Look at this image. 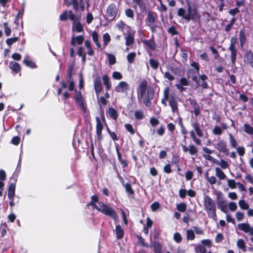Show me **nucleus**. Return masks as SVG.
Masks as SVG:
<instances>
[{
  "mask_svg": "<svg viewBox=\"0 0 253 253\" xmlns=\"http://www.w3.org/2000/svg\"><path fill=\"white\" fill-rule=\"evenodd\" d=\"M89 205L92 206L93 209H96L104 214L111 217L115 220L118 219V216L115 211L103 202H99L98 197L96 196L93 195L91 197V201L87 206Z\"/></svg>",
  "mask_w": 253,
  "mask_h": 253,
  "instance_id": "1",
  "label": "nucleus"
},
{
  "mask_svg": "<svg viewBox=\"0 0 253 253\" xmlns=\"http://www.w3.org/2000/svg\"><path fill=\"white\" fill-rule=\"evenodd\" d=\"M149 63L150 66L153 69L156 70L159 67V62L156 60L150 59L149 60Z\"/></svg>",
  "mask_w": 253,
  "mask_h": 253,
  "instance_id": "47",
  "label": "nucleus"
},
{
  "mask_svg": "<svg viewBox=\"0 0 253 253\" xmlns=\"http://www.w3.org/2000/svg\"><path fill=\"white\" fill-rule=\"evenodd\" d=\"M169 89L168 87H166L164 90V92H163L164 96L161 100V102L165 106H167V104L166 101H169V98L170 95L169 94Z\"/></svg>",
  "mask_w": 253,
  "mask_h": 253,
  "instance_id": "16",
  "label": "nucleus"
},
{
  "mask_svg": "<svg viewBox=\"0 0 253 253\" xmlns=\"http://www.w3.org/2000/svg\"><path fill=\"white\" fill-rule=\"evenodd\" d=\"M222 132V128L218 126H215L212 130V133L215 135H221Z\"/></svg>",
  "mask_w": 253,
  "mask_h": 253,
  "instance_id": "36",
  "label": "nucleus"
},
{
  "mask_svg": "<svg viewBox=\"0 0 253 253\" xmlns=\"http://www.w3.org/2000/svg\"><path fill=\"white\" fill-rule=\"evenodd\" d=\"M107 58L108 60L109 64L111 65H113L115 64L116 62V57L115 56L111 53L107 54Z\"/></svg>",
  "mask_w": 253,
  "mask_h": 253,
  "instance_id": "39",
  "label": "nucleus"
},
{
  "mask_svg": "<svg viewBox=\"0 0 253 253\" xmlns=\"http://www.w3.org/2000/svg\"><path fill=\"white\" fill-rule=\"evenodd\" d=\"M93 41L95 42L98 48L101 47V44L98 42V35L96 31H93L91 34Z\"/></svg>",
  "mask_w": 253,
  "mask_h": 253,
  "instance_id": "31",
  "label": "nucleus"
},
{
  "mask_svg": "<svg viewBox=\"0 0 253 253\" xmlns=\"http://www.w3.org/2000/svg\"><path fill=\"white\" fill-rule=\"evenodd\" d=\"M177 210L180 212H184L186 209V205L184 203L178 204L176 206Z\"/></svg>",
  "mask_w": 253,
  "mask_h": 253,
  "instance_id": "53",
  "label": "nucleus"
},
{
  "mask_svg": "<svg viewBox=\"0 0 253 253\" xmlns=\"http://www.w3.org/2000/svg\"><path fill=\"white\" fill-rule=\"evenodd\" d=\"M144 43L152 50L155 49L156 47L154 42L152 40H145L144 41Z\"/></svg>",
  "mask_w": 253,
  "mask_h": 253,
  "instance_id": "45",
  "label": "nucleus"
},
{
  "mask_svg": "<svg viewBox=\"0 0 253 253\" xmlns=\"http://www.w3.org/2000/svg\"><path fill=\"white\" fill-rule=\"evenodd\" d=\"M154 95V91L151 88L147 89V96L145 95L143 97H141L143 99V101L146 106H150L151 102V100L153 99Z\"/></svg>",
  "mask_w": 253,
  "mask_h": 253,
  "instance_id": "9",
  "label": "nucleus"
},
{
  "mask_svg": "<svg viewBox=\"0 0 253 253\" xmlns=\"http://www.w3.org/2000/svg\"><path fill=\"white\" fill-rule=\"evenodd\" d=\"M9 68L16 73H18L21 70L20 65L14 61L10 62Z\"/></svg>",
  "mask_w": 253,
  "mask_h": 253,
  "instance_id": "22",
  "label": "nucleus"
},
{
  "mask_svg": "<svg viewBox=\"0 0 253 253\" xmlns=\"http://www.w3.org/2000/svg\"><path fill=\"white\" fill-rule=\"evenodd\" d=\"M27 56L25 57V59L23 60V63L26 65L27 66L31 68H35L36 67V64L31 60H28L27 58Z\"/></svg>",
  "mask_w": 253,
  "mask_h": 253,
  "instance_id": "38",
  "label": "nucleus"
},
{
  "mask_svg": "<svg viewBox=\"0 0 253 253\" xmlns=\"http://www.w3.org/2000/svg\"><path fill=\"white\" fill-rule=\"evenodd\" d=\"M187 10L188 11L186 12L184 9L180 8L178 10L177 15L182 17L185 20L189 21L191 19V6L190 4H188Z\"/></svg>",
  "mask_w": 253,
  "mask_h": 253,
  "instance_id": "12",
  "label": "nucleus"
},
{
  "mask_svg": "<svg viewBox=\"0 0 253 253\" xmlns=\"http://www.w3.org/2000/svg\"><path fill=\"white\" fill-rule=\"evenodd\" d=\"M125 14L126 16L129 18H133L134 17V12L130 8L126 9L125 11Z\"/></svg>",
  "mask_w": 253,
  "mask_h": 253,
  "instance_id": "59",
  "label": "nucleus"
},
{
  "mask_svg": "<svg viewBox=\"0 0 253 253\" xmlns=\"http://www.w3.org/2000/svg\"><path fill=\"white\" fill-rule=\"evenodd\" d=\"M195 250L198 253H206V248L202 245H198Z\"/></svg>",
  "mask_w": 253,
  "mask_h": 253,
  "instance_id": "56",
  "label": "nucleus"
},
{
  "mask_svg": "<svg viewBox=\"0 0 253 253\" xmlns=\"http://www.w3.org/2000/svg\"><path fill=\"white\" fill-rule=\"evenodd\" d=\"M239 229L244 231L246 233H249L251 235H253V227H251L248 223H239L238 225Z\"/></svg>",
  "mask_w": 253,
  "mask_h": 253,
  "instance_id": "13",
  "label": "nucleus"
},
{
  "mask_svg": "<svg viewBox=\"0 0 253 253\" xmlns=\"http://www.w3.org/2000/svg\"><path fill=\"white\" fill-rule=\"evenodd\" d=\"M186 238L188 240H194L195 238L194 231L191 229L187 230L186 231Z\"/></svg>",
  "mask_w": 253,
  "mask_h": 253,
  "instance_id": "40",
  "label": "nucleus"
},
{
  "mask_svg": "<svg viewBox=\"0 0 253 253\" xmlns=\"http://www.w3.org/2000/svg\"><path fill=\"white\" fill-rule=\"evenodd\" d=\"M197 74H198L196 73L195 69H189L187 73L188 77L189 78H191L193 81L196 82L197 83L198 82L197 78L196 76V75Z\"/></svg>",
  "mask_w": 253,
  "mask_h": 253,
  "instance_id": "27",
  "label": "nucleus"
},
{
  "mask_svg": "<svg viewBox=\"0 0 253 253\" xmlns=\"http://www.w3.org/2000/svg\"><path fill=\"white\" fill-rule=\"evenodd\" d=\"M112 77L116 80H120L123 79V75L119 72H114L113 73Z\"/></svg>",
  "mask_w": 253,
  "mask_h": 253,
  "instance_id": "55",
  "label": "nucleus"
},
{
  "mask_svg": "<svg viewBox=\"0 0 253 253\" xmlns=\"http://www.w3.org/2000/svg\"><path fill=\"white\" fill-rule=\"evenodd\" d=\"M94 86L95 92L98 96L99 93L102 91V84L100 79L97 78L94 80Z\"/></svg>",
  "mask_w": 253,
  "mask_h": 253,
  "instance_id": "15",
  "label": "nucleus"
},
{
  "mask_svg": "<svg viewBox=\"0 0 253 253\" xmlns=\"http://www.w3.org/2000/svg\"><path fill=\"white\" fill-rule=\"evenodd\" d=\"M102 80L104 84L105 85L107 90H109L111 87V84L110 82V79L107 75L102 77Z\"/></svg>",
  "mask_w": 253,
  "mask_h": 253,
  "instance_id": "30",
  "label": "nucleus"
},
{
  "mask_svg": "<svg viewBox=\"0 0 253 253\" xmlns=\"http://www.w3.org/2000/svg\"><path fill=\"white\" fill-rule=\"evenodd\" d=\"M118 13V9L116 5L112 3L110 4L107 8V14L106 19L109 21L113 20Z\"/></svg>",
  "mask_w": 253,
  "mask_h": 253,
  "instance_id": "5",
  "label": "nucleus"
},
{
  "mask_svg": "<svg viewBox=\"0 0 253 253\" xmlns=\"http://www.w3.org/2000/svg\"><path fill=\"white\" fill-rule=\"evenodd\" d=\"M139 6L140 10L142 11L146 9V0H132Z\"/></svg>",
  "mask_w": 253,
  "mask_h": 253,
  "instance_id": "23",
  "label": "nucleus"
},
{
  "mask_svg": "<svg viewBox=\"0 0 253 253\" xmlns=\"http://www.w3.org/2000/svg\"><path fill=\"white\" fill-rule=\"evenodd\" d=\"M235 216H236L237 220L238 221H240L243 219V218L244 217V214L243 212H242L241 211H237L236 213Z\"/></svg>",
  "mask_w": 253,
  "mask_h": 253,
  "instance_id": "62",
  "label": "nucleus"
},
{
  "mask_svg": "<svg viewBox=\"0 0 253 253\" xmlns=\"http://www.w3.org/2000/svg\"><path fill=\"white\" fill-rule=\"evenodd\" d=\"M65 2L68 6L72 5L75 10H78L79 9L82 11L84 10L85 3H86L87 7L89 6V0H64Z\"/></svg>",
  "mask_w": 253,
  "mask_h": 253,
  "instance_id": "3",
  "label": "nucleus"
},
{
  "mask_svg": "<svg viewBox=\"0 0 253 253\" xmlns=\"http://www.w3.org/2000/svg\"><path fill=\"white\" fill-rule=\"evenodd\" d=\"M214 163L219 165L222 169H226L228 167V163L223 159L220 160V161L216 160Z\"/></svg>",
  "mask_w": 253,
  "mask_h": 253,
  "instance_id": "32",
  "label": "nucleus"
},
{
  "mask_svg": "<svg viewBox=\"0 0 253 253\" xmlns=\"http://www.w3.org/2000/svg\"><path fill=\"white\" fill-rule=\"evenodd\" d=\"M229 142H230V145L232 148H235L237 145L236 140L233 137V136L230 133L229 134Z\"/></svg>",
  "mask_w": 253,
  "mask_h": 253,
  "instance_id": "52",
  "label": "nucleus"
},
{
  "mask_svg": "<svg viewBox=\"0 0 253 253\" xmlns=\"http://www.w3.org/2000/svg\"><path fill=\"white\" fill-rule=\"evenodd\" d=\"M247 62L251 65L253 64V53L251 51H249L246 54Z\"/></svg>",
  "mask_w": 253,
  "mask_h": 253,
  "instance_id": "44",
  "label": "nucleus"
},
{
  "mask_svg": "<svg viewBox=\"0 0 253 253\" xmlns=\"http://www.w3.org/2000/svg\"><path fill=\"white\" fill-rule=\"evenodd\" d=\"M134 115L137 120H142L144 117L143 111L140 110L135 111Z\"/></svg>",
  "mask_w": 253,
  "mask_h": 253,
  "instance_id": "43",
  "label": "nucleus"
},
{
  "mask_svg": "<svg viewBox=\"0 0 253 253\" xmlns=\"http://www.w3.org/2000/svg\"><path fill=\"white\" fill-rule=\"evenodd\" d=\"M129 89V84L126 82L121 81L115 86V90L118 93H125Z\"/></svg>",
  "mask_w": 253,
  "mask_h": 253,
  "instance_id": "8",
  "label": "nucleus"
},
{
  "mask_svg": "<svg viewBox=\"0 0 253 253\" xmlns=\"http://www.w3.org/2000/svg\"><path fill=\"white\" fill-rule=\"evenodd\" d=\"M3 26L4 28V32L5 34V35L6 36H9L11 34V29L10 28L8 27V24L7 23H3Z\"/></svg>",
  "mask_w": 253,
  "mask_h": 253,
  "instance_id": "57",
  "label": "nucleus"
},
{
  "mask_svg": "<svg viewBox=\"0 0 253 253\" xmlns=\"http://www.w3.org/2000/svg\"><path fill=\"white\" fill-rule=\"evenodd\" d=\"M238 204L240 208L244 210H247L249 208V204L245 201V200H240Z\"/></svg>",
  "mask_w": 253,
  "mask_h": 253,
  "instance_id": "34",
  "label": "nucleus"
},
{
  "mask_svg": "<svg viewBox=\"0 0 253 253\" xmlns=\"http://www.w3.org/2000/svg\"><path fill=\"white\" fill-rule=\"evenodd\" d=\"M125 40H126V45L127 46H130L134 42V37L130 33H129L127 35V36L125 38Z\"/></svg>",
  "mask_w": 253,
  "mask_h": 253,
  "instance_id": "26",
  "label": "nucleus"
},
{
  "mask_svg": "<svg viewBox=\"0 0 253 253\" xmlns=\"http://www.w3.org/2000/svg\"><path fill=\"white\" fill-rule=\"evenodd\" d=\"M154 250L156 253H161L162 248L159 243H155L154 245Z\"/></svg>",
  "mask_w": 253,
  "mask_h": 253,
  "instance_id": "58",
  "label": "nucleus"
},
{
  "mask_svg": "<svg viewBox=\"0 0 253 253\" xmlns=\"http://www.w3.org/2000/svg\"><path fill=\"white\" fill-rule=\"evenodd\" d=\"M103 46L106 47L111 41V37L109 34L105 33L103 35Z\"/></svg>",
  "mask_w": 253,
  "mask_h": 253,
  "instance_id": "42",
  "label": "nucleus"
},
{
  "mask_svg": "<svg viewBox=\"0 0 253 253\" xmlns=\"http://www.w3.org/2000/svg\"><path fill=\"white\" fill-rule=\"evenodd\" d=\"M108 113L109 116L113 120H116L118 118V113L117 111L112 107L108 109Z\"/></svg>",
  "mask_w": 253,
  "mask_h": 253,
  "instance_id": "29",
  "label": "nucleus"
},
{
  "mask_svg": "<svg viewBox=\"0 0 253 253\" xmlns=\"http://www.w3.org/2000/svg\"><path fill=\"white\" fill-rule=\"evenodd\" d=\"M19 37H14L7 39L6 40V43L8 46H11L13 43L16 42L19 40Z\"/></svg>",
  "mask_w": 253,
  "mask_h": 253,
  "instance_id": "51",
  "label": "nucleus"
},
{
  "mask_svg": "<svg viewBox=\"0 0 253 253\" xmlns=\"http://www.w3.org/2000/svg\"><path fill=\"white\" fill-rule=\"evenodd\" d=\"M237 245L238 248L242 250L243 252H246V249L245 246V243L243 239H239L237 242Z\"/></svg>",
  "mask_w": 253,
  "mask_h": 253,
  "instance_id": "41",
  "label": "nucleus"
},
{
  "mask_svg": "<svg viewBox=\"0 0 253 253\" xmlns=\"http://www.w3.org/2000/svg\"><path fill=\"white\" fill-rule=\"evenodd\" d=\"M96 133L97 135V139L98 141H101L102 139V131L103 128V126L99 117H96Z\"/></svg>",
  "mask_w": 253,
  "mask_h": 253,
  "instance_id": "7",
  "label": "nucleus"
},
{
  "mask_svg": "<svg viewBox=\"0 0 253 253\" xmlns=\"http://www.w3.org/2000/svg\"><path fill=\"white\" fill-rule=\"evenodd\" d=\"M149 123L151 126H155L159 124V121L157 119L153 117L150 119Z\"/></svg>",
  "mask_w": 253,
  "mask_h": 253,
  "instance_id": "61",
  "label": "nucleus"
},
{
  "mask_svg": "<svg viewBox=\"0 0 253 253\" xmlns=\"http://www.w3.org/2000/svg\"><path fill=\"white\" fill-rule=\"evenodd\" d=\"M173 240L177 243H180L182 239L181 234L178 232H176L173 235Z\"/></svg>",
  "mask_w": 253,
  "mask_h": 253,
  "instance_id": "50",
  "label": "nucleus"
},
{
  "mask_svg": "<svg viewBox=\"0 0 253 253\" xmlns=\"http://www.w3.org/2000/svg\"><path fill=\"white\" fill-rule=\"evenodd\" d=\"M198 152L197 148L193 144L189 146V153L191 155H196Z\"/></svg>",
  "mask_w": 253,
  "mask_h": 253,
  "instance_id": "48",
  "label": "nucleus"
},
{
  "mask_svg": "<svg viewBox=\"0 0 253 253\" xmlns=\"http://www.w3.org/2000/svg\"><path fill=\"white\" fill-rule=\"evenodd\" d=\"M200 78L202 82L201 83V85L203 88H207L208 87V85L206 80L208 79V77L205 75H202L200 76Z\"/></svg>",
  "mask_w": 253,
  "mask_h": 253,
  "instance_id": "35",
  "label": "nucleus"
},
{
  "mask_svg": "<svg viewBox=\"0 0 253 253\" xmlns=\"http://www.w3.org/2000/svg\"><path fill=\"white\" fill-rule=\"evenodd\" d=\"M139 88L140 91V97H143L145 94V91L146 89V82H142L139 85Z\"/></svg>",
  "mask_w": 253,
  "mask_h": 253,
  "instance_id": "37",
  "label": "nucleus"
},
{
  "mask_svg": "<svg viewBox=\"0 0 253 253\" xmlns=\"http://www.w3.org/2000/svg\"><path fill=\"white\" fill-rule=\"evenodd\" d=\"M214 148L226 156H228L229 154L227 143L223 140H220L216 144H214Z\"/></svg>",
  "mask_w": 253,
  "mask_h": 253,
  "instance_id": "6",
  "label": "nucleus"
},
{
  "mask_svg": "<svg viewBox=\"0 0 253 253\" xmlns=\"http://www.w3.org/2000/svg\"><path fill=\"white\" fill-rule=\"evenodd\" d=\"M237 43V38L233 37L230 40V46L228 47V50L231 52V59L233 65H234L237 59V50L235 47V45Z\"/></svg>",
  "mask_w": 253,
  "mask_h": 253,
  "instance_id": "4",
  "label": "nucleus"
},
{
  "mask_svg": "<svg viewBox=\"0 0 253 253\" xmlns=\"http://www.w3.org/2000/svg\"><path fill=\"white\" fill-rule=\"evenodd\" d=\"M114 232L116 235V238L118 239H121L123 238L124 235V231L123 229L120 225H118L116 226V229L114 230Z\"/></svg>",
  "mask_w": 253,
  "mask_h": 253,
  "instance_id": "19",
  "label": "nucleus"
},
{
  "mask_svg": "<svg viewBox=\"0 0 253 253\" xmlns=\"http://www.w3.org/2000/svg\"><path fill=\"white\" fill-rule=\"evenodd\" d=\"M239 40L240 45L243 46L246 42V38L245 36V31L244 30H241L239 32Z\"/></svg>",
  "mask_w": 253,
  "mask_h": 253,
  "instance_id": "28",
  "label": "nucleus"
},
{
  "mask_svg": "<svg viewBox=\"0 0 253 253\" xmlns=\"http://www.w3.org/2000/svg\"><path fill=\"white\" fill-rule=\"evenodd\" d=\"M227 185L231 189H234L236 187L237 183L233 179H228Z\"/></svg>",
  "mask_w": 253,
  "mask_h": 253,
  "instance_id": "54",
  "label": "nucleus"
},
{
  "mask_svg": "<svg viewBox=\"0 0 253 253\" xmlns=\"http://www.w3.org/2000/svg\"><path fill=\"white\" fill-rule=\"evenodd\" d=\"M192 126L195 129V132L197 135L199 137L203 136V132L201 128L200 125L197 122H193L192 123Z\"/></svg>",
  "mask_w": 253,
  "mask_h": 253,
  "instance_id": "21",
  "label": "nucleus"
},
{
  "mask_svg": "<svg viewBox=\"0 0 253 253\" xmlns=\"http://www.w3.org/2000/svg\"><path fill=\"white\" fill-rule=\"evenodd\" d=\"M125 127L131 134H133L134 133L135 131L131 125L128 124H125Z\"/></svg>",
  "mask_w": 253,
  "mask_h": 253,
  "instance_id": "63",
  "label": "nucleus"
},
{
  "mask_svg": "<svg viewBox=\"0 0 253 253\" xmlns=\"http://www.w3.org/2000/svg\"><path fill=\"white\" fill-rule=\"evenodd\" d=\"M236 150L237 153L240 156H243L245 154V149L244 147L239 146L236 148Z\"/></svg>",
  "mask_w": 253,
  "mask_h": 253,
  "instance_id": "64",
  "label": "nucleus"
},
{
  "mask_svg": "<svg viewBox=\"0 0 253 253\" xmlns=\"http://www.w3.org/2000/svg\"><path fill=\"white\" fill-rule=\"evenodd\" d=\"M215 175L220 180H224L226 178L224 172L218 167L215 169Z\"/></svg>",
  "mask_w": 253,
  "mask_h": 253,
  "instance_id": "25",
  "label": "nucleus"
},
{
  "mask_svg": "<svg viewBox=\"0 0 253 253\" xmlns=\"http://www.w3.org/2000/svg\"><path fill=\"white\" fill-rule=\"evenodd\" d=\"M84 40V37L83 36H79L77 37L73 36L72 38L71 44L75 46L76 44H81Z\"/></svg>",
  "mask_w": 253,
  "mask_h": 253,
  "instance_id": "17",
  "label": "nucleus"
},
{
  "mask_svg": "<svg viewBox=\"0 0 253 253\" xmlns=\"http://www.w3.org/2000/svg\"><path fill=\"white\" fill-rule=\"evenodd\" d=\"M157 17V14L153 11H149L147 13V17L145 21L147 23L149 24H153L156 21V19Z\"/></svg>",
  "mask_w": 253,
  "mask_h": 253,
  "instance_id": "14",
  "label": "nucleus"
},
{
  "mask_svg": "<svg viewBox=\"0 0 253 253\" xmlns=\"http://www.w3.org/2000/svg\"><path fill=\"white\" fill-rule=\"evenodd\" d=\"M116 151H117V156H118L119 161H120L121 164L124 166V167H126L127 166L126 162L125 161H124V160H123L122 156H121V154L119 152L118 148H116Z\"/></svg>",
  "mask_w": 253,
  "mask_h": 253,
  "instance_id": "49",
  "label": "nucleus"
},
{
  "mask_svg": "<svg viewBox=\"0 0 253 253\" xmlns=\"http://www.w3.org/2000/svg\"><path fill=\"white\" fill-rule=\"evenodd\" d=\"M204 208L209 217L215 219L216 217V206L214 201L209 196L206 195L204 199Z\"/></svg>",
  "mask_w": 253,
  "mask_h": 253,
  "instance_id": "2",
  "label": "nucleus"
},
{
  "mask_svg": "<svg viewBox=\"0 0 253 253\" xmlns=\"http://www.w3.org/2000/svg\"><path fill=\"white\" fill-rule=\"evenodd\" d=\"M244 131L248 134L253 135V127L248 124L244 125Z\"/></svg>",
  "mask_w": 253,
  "mask_h": 253,
  "instance_id": "33",
  "label": "nucleus"
},
{
  "mask_svg": "<svg viewBox=\"0 0 253 253\" xmlns=\"http://www.w3.org/2000/svg\"><path fill=\"white\" fill-rule=\"evenodd\" d=\"M15 184L14 183L10 184L8 187V193H7L8 198L10 200H13V198L15 195Z\"/></svg>",
  "mask_w": 253,
  "mask_h": 253,
  "instance_id": "18",
  "label": "nucleus"
},
{
  "mask_svg": "<svg viewBox=\"0 0 253 253\" xmlns=\"http://www.w3.org/2000/svg\"><path fill=\"white\" fill-rule=\"evenodd\" d=\"M75 99L80 109L85 111V104L84 99L81 92H77L76 91H75Z\"/></svg>",
  "mask_w": 253,
  "mask_h": 253,
  "instance_id": "10",
  "label": "nucleus"
},
{
  "mask_svg": "<svg viewBox=\"0 0 253 253\" xmlns=\"http://www.w3.org/2000/svg\"><path fill=\"white\" fill-rule=\"evenodd\" d=\"M72 31H76L78 33L82 32L83 31V27L80 22L74 21V22H73Z\"/></svg>",
  "mask_w": 253,
  "mask_h": 253,
  "instance_id": "24",
  "label": "nucleus"
},
{
  "mask_svg": "<svg viewBox=\"0 0 253 253\" xmlns=\"http://www.w3.org/2000/svg\"><path fill=\"white\" fill-rule=\"evenodd\" d=\"M169 105L170 106L172 112L173 113H178V109L177 106V98L175 96L174 94L170 95L169 100Z\"/></svg>",
  "mask_w": 253,
  "mask_h": 253,
  "instance_id": "11",
  "label": "nucleus"
},
{
  "mask_svg": "<svg viewBox=\"0 0 253 253\" xmlns=\"http://www.w3.org/2000/svg\"><path fill=\"white\" fill-rule=\"evenodd\" d=\"M217 206H218V208L223 212H224V213H227V208H226V205L225 203V201L224 200L221 198V199H218V200H217Z\"/></svg>",
  "mask_w": 253,
  "mask_h": 253,
  "instance_id": "20",
  "label": "nucleus"
},
{
  "mask_svg": "<svg viewBox=\"0 0 253 253\" xmlns=\"http://www.w3.org/2000/svg\"><path fill=\"white\" fill-rule=\"evenodd\" d=\"M136 56V53L134 52L128 54L126 56L127 60L129 63H132Z\"/></svg>",
  "mask_w": 253,
  "mask_h": 253,
  "instance_id": "46",
  "label": "nucleus"
},
{
  "mask_svg": "<svg viewBox=\"0 0 253 253\" xmlns=\"http://www.w3.org/2000/svg\"><path fill=\"white\" fill-rule=\"evenodd\" d=\"M200 16L198 14L196 11L194 12L191 10V19L193 20H199Z\"/></svg>",
  "mask_w": 253,
  "mask_h": 253,
  "instance_id": "60",
  "label": "nucleus"
}]
</instances>
